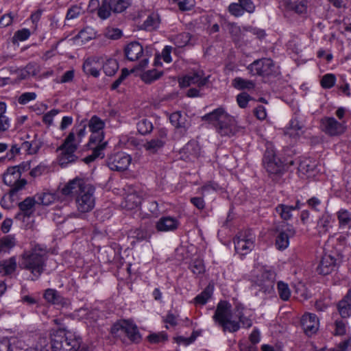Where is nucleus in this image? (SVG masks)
Returning <instances> with one entry per match:
<instances>
[{"instance_id":"obj_1","label":"nucleus","mask_w":351,"mask_h":351,"mask_svg":"<svg viewBox=\"0 0 351 351\" xmlns=\"http://www.w3.org/2000/svg\"><path fill=\"white\" fill-rule=\"evenodd\" d=\"M234 314L239 321L232 319L231 305L226 301H221L218 303L213 317L223 332H235L240 329V324L247 328L252 326V320L246 315L245 308L242 304H238L235 306Z\"/></svg>"},{"instance_id":"obj_2","label":"nucleus","mask_w":351,"mask_h":351,"mask_svg":"<svg viewBox=\"0 0 351 351\" xmlns=\"http://www.w3.org/2000/svg\"><path fill=\"white\" fill-rule=\"evenodd\" d=\"M66 197H74L76 208L82 213L92 210L95 207V187L78 177L69 180L60 191Z\"/></svg>"},{"instance_id":"obj_3","label":"nucleus","mask_w":351,"mask_h":351,"mask_svg":"<svg viewBox=\"0 0 351 351\" xmlns=\"http://www.w3.org/2000/svg\"><path fill=\"white\" fill-rule=\"evenodd\" d=\"M47 253L48 251L45 247L36 245L21 254L19 267L29 271L32 275L33 280H37L45 271Z\"/></svg>"},{"instance_id":"obj_4","label":"nucleus","mask_w":351,"mask_h":351,"mask_svg":"<svg viewBox=\"0 0 351 351\" xmlns=\"http://www.w3.org/2000/svg\"><path fill=\"white\" fill-rule=\"evenodd\" d=\"M51 342L52 351H81L84 348L86 351H91L88 346L82 343L79 335L64 328L51 334Z\"/></svg>"},{"instance_id":"obj_5","label":"nucleus","mask_w":351,"mask_h":351,"mask_svg":"<svg viewBox=\"0 0 351 351\" xmlns=\"http://www.w3.org/2000/svg\"><path fill=\"white\" fill-rule=\"evenodd\" d=\"M202 119L211 123L221 136L230 137L238 131L234 119L226 111H211Z\"/></svg>"},{"instance_id":"obj_6","label":"nucleus","mask_w":351,"mask_h":351,"mask_svg":"<svg viewBox=\"0 0 351 351\" xmlns=\"http://www.w3.org/2000/svg\"><path fill=\"white\" fill-rule=\"evenodd\" d=\"M263 165L269 176L275 179L281 177L288 169L289 167L294 165V161L284 163L276 156L275 152L271 149H267L265 152Z\"/></svg>"},{"instance_id":"obj_7","label":"nucleus","mask_w":351,"mask_h":351,"mask_svg":"<svg viewBox=\"0 0 351 351\" xmlns=\"http://www.w3.org/2000/svg\"><path fill=\"white\" fill-rule=\"evenodd\" d=\"M124 53L127 60L129 61L134 62L142 58L137 66L138 69H142L147 66L149 59L152 55L148 47L143 48V45L137 41L128 43L125 47Z\"/></svg>"},{"instance_id":"obj_8","label":"nucleus","mask_w":351,"mask_h":351,"mask_svg":"<svg viewBox=\"0 0 351 351\" xmlns=\"http://www.w3.org/2000/svg\"><path fill=\"white\" fill-rule=\"evenodd\" d=\"M24 170L25 167H23L22 165L14 166L8 168L3 173V180L4 184L11 187L9 191L11 197L23 189L27 184L25 179L21 178L22 171Z\"/></svg>"},{"instance_id":"obj_9","label":"nucleus","mask_w":351,"mask_h":351,"mask_svg":"<svg viewBox=\"0 0 351 351\" xmlns=\"http://www.w3.org/2000/svg\"><path fill=\"white\" fill-rule=\"evenodd\" d=\"M78 145L75 143L74 132H69V135L64 140L63 143L58 148V150L60 151L58 160L61 166H65L77 160V157L75 153Z\"/></svg>"},{"instance_id":"obj_10","label":"nucleus","mask_w":351,"mask_h":351,"mask_svg":"<svg viewBox=\"0 0 351 351\" xmlns=\"http://www.w3.org/2000/svg\"><path fill=\"white\" fill-rule=\"evenodd\" d=\"M130 3L128 0H102L98 8L97 15L103 20L108 19L112 13L119 14L123 12Z\"/></svg>"},{"instance_id":"obj_11","label":"nucleus","mask_w":351,"mask_h":351,"mask_svg":"<svg viewBox=\"0 0 351 351\" xmlns=\"http://www.w3.org/2000/svg\"><path fill=\"white\" fill-rule=\"evenodd\" d=\"M254 236L251 230L239 232L234 239L235 251L241 254H248L254 247Z\"/></svg>"},{"instance_id":"obj_12","label":"nucleus","mask_w":351,"mask_h":351,"mask_svg":"<svg viewBox=\"0 0 351 351\" xmlns=\"http://www.w3.org/2000/svg\"><path fill=\"white\" fill-rule=\"evenodd\" d=\"M276 274L271 268H264L261 273L254 280V285L258 286L260 291L265 293H271L274 287Z\"/></svg>"},{"instance_id":"obj_13","label":"nucleus","mask_w":351,"mask_h":351,"mask_svg":"<svg viewBox=\"0 0 351 351\" xmlns=\"http://www.w3.org/2000/svg\"><path fill=\"white\" fill-rule=\"evenodd\" d=\"M247 69L253 75L265 77L273 75L275 71V65L271 59L262 58L254 60L247 66Z\"/></svg>"},{"instance_id":"obj_14","label":"nucleus","mask_w":351,"mask_h":351,"mask_svg":"<svg viewBox=\"0 0 351 351\" xmlns=\"http://www.w3.org/2000/svg\"><path fill=\"white\" fill-rule=\"evenodd\" d=\"M132 161L130 154L117 152L110 155L107 159V165L112 171H124L127 170Z\"/></svg>"},{"instance_id":"obj_15","label":"nucleus","mask_w":351,"mask_h":351,"mask_svg":"<svg viewBox=\"0 0 351 351\" xmlns=\"http://www.w3.org/2000/svg\"><path fill=\"white\" fill-rule=\"evenodd\" d=\"M320 129L330 136H337L342 134L346 130L343 122H338L333 117H325L320 120Z\"/></svg>"},{"instance_id":"obj_16","label":"nucleus","mask_w":351,"mask_h":351,"mask_svg":"<svg viewBox=\"0 0 351 351\" xmlns=\"http://www.w3.org/2000/svg\"><path fill=\"white\" fill-rule=\"evenodd\" d=\"M119 331L125 334L133 342H138L141 339V335L137 326L128 320L120 321L112 328V332L113 334H117Z\"/></svg>"},{"instance_id":"obj_17","label":"nucleus","mask_w":351,"mask_h":351,"mask_svg":"<svg viewBox=\"0 0 351 351\" xmlns=\"http://www.w3.org/2000/svg\"><path fill=\"white\" fill-rule=\"evenodd\" d=\"M202 71L189 73L179 80L181 87H187L192 84H197L199 87L205 86L208 82L209 77H203Z\"/></svg>"},{"instance_id":"obj_18","label":"nucleus","mask_w":351,"mask_h":351,"mask_svg":"<svg viewBox=\"0 0 351 351\" xmlns=\"http://www.w3.org/2000/svg\"><path fill=\"white\" fill-rule=\"evenodd\" d=\"M104 122L97 116H93L90 119L88 126L93 134L90 138V143H103L104 135L99 131L104 128Z\"/></svg>"},{"instance_id":"obj_19","label":"nucleus","mask_w":351,"mask_h":351,"mask_svg":"<svg viewBox=\"0 0 351 351\" xmlns=\"http://www.w3.org/2000/svg\"><path fill=\"white\" fill-rule=\"evenodd\" d=\"M301 326L308 336L316 333L319 328V320L316 315L306 313L301 318Z\"/></svg>"},{"instance_id":"obj_20","label":"nucleus","mask_w":351,"mask_h":351,"mask_svg":"<svg viewBox=\"0 0 351 351\" xmlns=\"http://www.w3.org/2000/svg\"><path fill=\"white\" fill-rule=\"evenodd\" d=\"M338 260L335 255L325 253L317 267V272L324 276L330 274L335 269Z\"/></svg>"},{"instance_id":"obj_21","label":"nucleus","mask_w":351,"mask_h":351,"mask_svg":"<svg viewBox=\"0 0 351 351\" xmlns=\"http://www.w3.org/2000/svg\"><path fill=\"white\" fill-rule=\"evenodd\" d=\"M279 232L276 239L275 245L278 250H284L289 245V238L293 237L295 234V230L291 225L287 224V228Z\"/></svg>"},{"instance_id":"obj_22","label":"nucleus","mask_w":351,"mask_h":351,"mask_svg":"<svg viewBox=\"0 0 351 351\" xmlns=\"http://www.w3.org/2000/svg\"><path fill=\"white\" fill-rule=\"evenodd\" d=\"M200 146L197 141H190L181 149V158L184 160H193L200 155Z\"/></svg>"},{"instance_id":"obj_23","label":"nucleus","mask_w":351,"mask_h":351,"mask_svg":"<svg viewBox=\"0 0 351 351\" xmlns=\"http://www.w3.org/2000/svg\"><path fill=\"white\" fill-rule=\"evenodd\" d=\"M180 225L179 221L173 217H162L156 224V228L158 232L174 231Z\"/></svg>"},{"instance_id":"obj_24","label":"nucleus","mask_w":351,"mask_h":351,"mask_svg":"<svg viewBox=\"0 0 351 351\" xmlns=\"http://www.w3.org/2000/svg\"><path fill=\"white\" fill-rule=\"evenodd\" d=\"M36 204H37L34 197H26L23 201L19 204L18 206L21 213H19L16 217L17 218L21 215L24 217H30L34 212V207Z\"/></svg>"},{"instance_id":"obj_25","label":"nucleus","mask_w":351,"mask_h":351,"mask_svg":"<svg viewBox=\"0 0 351 351\" xmlns=\"http://www.w3.org/2000/svg\"><path fill=\"white\" fill-rule=\"evenodd\" d=\"M169 120L176 128H184L189 124L186 111H173L169 114Z\"/></svg>"},{"instance_id":"obj_26","label":"nucleus","mask_w":351,"mask_h":351,"mask_svg":"<svg viewBox=\"0 0 351 351\" xmlns=\"http://www.w3.org/2000/svg\"><path fill=\"white\" fill-rule=\"evenodd\" d=\"M44 298L47 302L52 304L64 306L67 304L66 300L53 289H47L45 291Z\"/></svg>"},{"instance_id":"obj_27","label":"nucleus","mask_w":351,"mask_h":351,"mask_svg":"<svg viewBox=\"0 0 351 351\" xmlns=\"http://www.w3.org/2000/svg\"><path fill=\"white\" fill-rule=\"evenodd\" d=\"M167 134L164 131H161L160 134V138H154L149 141H147L144 144L143 147L146 151L150 154L156 153L160 148L165 145L164 138L166 137Z\"/></svg>"},{"instance_id":"obj_28","label":"nucleus","mask_w":351,"mask_h":351,"mask_svg":"<svg viewBox=\"0 0 351 351\" xmlns=\"http://www.w3.org/2000/svg\"><path fill=\"white\" fill-rule=\"evenodd\" d=\"M338 311L343 318L351 315V291H348L346 295L338 303Z\"/></svg>"},{"instance_id":"obj_29","label":"nucleus","mask_w":351,"mask_h":351,"mask_svg":"<svg viewBox=\"0 0 351 351\" xmlns=\"http://www.w3.org/2000/svg\"><path fill=\"white\" fill-rule=\"evenodd\" d=\"M34 197L36 199L37 204H41L44 206H49L59 198V196L57 193H52L49 192L37 193Z\"/></svg>"},{"instance_id":"obj_30","label":"nucleus","mask_w":351,"mask_h":351,"mask_svg":"<svg viewBox=\"0 0 351 351\" xmlns=\"http://www.w3.org/2000/svg\"><path fill=\"white\" fill-rule=\"evenodd\" d=\"M141 203V197L136 192L128 193L123 203V206L128 210H133L138 208Z\"/></svg>"},{"instance_id":"obj_31","label":"nucleus","mask_w":351,"mask_h":351,"mask_svg":"<svg viewBox=\"0 0 351 351\" xmlns=\"http://www.w3.org/2000/svg\"><path fill=\"white\" fill-rule=\"evenodd\" d=\"M97 143L98 145L93 149V153L82 160L85 163L88 164L94 161L97 158H103L104 157V150L106 147L107 142Z\"/></svg>"},{"instance_id":"obj_32","label":"nucleus","mask_w":351,"mask_h":351,"mask_svg":"<svg viewBox=\"0 0 351 351\" xmlns=\"http://www.w3.org/2000/svg\"><path fill=\"white\" fill-rule=\"evenodd\" d=\"M340 228L346 229L351 228V213L346 209H341L337 213Z\"/></svg>"},{"instance_id":"obj_33","label":"nucleus","mask_w":351,"mask_h":351,"mask_svg":"<svg viewBox=\"0 0 351 351\" xmlns=\"http://www.w3.org/2000/svg\"><path fill=\"white\" fill-rule=\"evenodd\" d=\"M99 60V58L96 60V58H88L83 64V70L88 74L93 77H98L99 75V70L94 64Z\"/></svg>"},{"instance_id":"obj_34","label":"nucleus","mask_w":351,"mask_h":351,"mask_svg":"<svg viewBox=\"0 0 351 351\" xmlns=\"http://www.w3.org/2000/svg\"><path fill=\"white\" fill-rule=\"evenodd\" d=\"M275 210L283 221H289L293 217V208L289 205L280 204L276 208Z\"/></svg>"},{"instance_id":"obj_35","label":"nucleus","mask_w":351,"mask_h":351,"mask_svg":"<svg viewBox=\"0 0 351 351\" xmlns=\"http://www.w3.org/2000/svg\"><path fill=\"white\" fill-rule=\"evenodd\" d=\"M16 268V261L15 257H12L5 260L0 264V274L2 276L10 275L12 274Z\"/></svg>"},{"instance_id":"obj_36","label":"nucleus","mask_w":351,"mask_h":351,"mask_svg":"<svg viewBox=\"0 0 351 351\" xmlns=\"http://www.w3.org/2000/svg\"><path fill=\"white\" fill-rule=\"evenodd\" d=\"M288 6L290 10L298 14H304L307 11V0H289Z\"/></svg>"},{"instance_id":"obj_37","label":"nucleus","mask_w":351,"mask_h":351,"mask_svg":"<svg viewBox=\"0 0 351 351\" xmlns=\"http://www.w3.org/2000/svg\"><path fill=\"white\" fill-rule=\"evenodd\" d=\"M160 24V18L157 14L152 13L147 16L143 23V28L147 31L156 29Z\"/></svg>"},{"instance_id":"obj_38","label":"nucleus","mask_w":351,"mask_h":351,"mask_svg":"<svg viewBox=\"0 0 351 351\" xmlns=\"http://www.w3.org/2000/svg\"><path fill=\"white\" fill-rule=\"evenodd\" d=\"M119 69V64L115 59L108 58L104 62L103 70L106 75H114Z\"/></svg>"},{"instance_id":"obj_39","label":"nucleus","mask_w":351,"mask_h":351,"mask_svg":"<svg viewBox=\"0 0 351 351\" xmlns=\"http://www.w3.org/2000/svg\"><path fill=\"white\" fill-rule=\"evenodd\" d=\"M163 75V71L155 69L148 70L141 75V79L147 84H150L159 79Z\"/></svg>"},{"instance_id":"obj_40","label":"nucleus","mask_w":351,"mask_h":351,"mask_svg":"<svg viewBox=\"0 0 351 351\" xmlns=\"http://www.w3.org/2000/svg\"><path fill=\"white\" fill-rule=\"evenodd\" d=\"M232 84L237 89H253L255 86L254 83L252 80H245L241 77H236L232 81Z\"/></svg>"},{"instance_id":"obj_41","label":"nucleus","mask_w":351,"mask_h":351,"mask_svg":"<svg viewBox=\"0 0 351 351\" xmlns=\"http://www.w3.org/2000/svg\"><path fill=\"white\" fill-rule=\"evenodd\" d=\"M191 35L189 32H182L173 38V42L178 47H183L189 43Z\"/></svg>"},{"instance_id":"obj_42","label":"nucleus","mask_w":351,"mask_h":351,"mask_svg":"<svg viewBox=\"0 0 351 351\" xmlns=\"http://www.w3.org/2000/svg\"><path fill=\"white\" fill-rule=\"evenodd\" d=\"M315 162L310 159H304L302 160L298 166V171L303 175L310 173L313 171L315 168Z\"/></svg>"},{"instance_id":"obj_43","label":"nucleus","mask_w":351,"mask_h":351,"mask_svg":"<svg viewBox=\"0 0 351 351\" xmlns=\"http://www.w3.org/2000/svg\"><path fill=\"white\" fill-rule=\"evenodd\" d=\"M277 289L279 297L283 301H287L291 297V290L288 284L279 281L277 284Z\"/></svg>"},{"instance_id":"obj_44","label":"nucleus","mask_w":351,"mask_h":351,"mask_svg":"<svg viewBox=\"0 0 351 351\" xmlns=\"http://www.w3.org/2000/svg\"><path fill=\"white\" fill-rule=\"evenodd\" d=\"M213 293V288L208 286L200 294L197 295L195 299L194 302L195 304L204 305L208 299L211 297Z\"/></svg>"},{"instance_id":"obj_45","label":"nucleus","mask_w":351,"mask_h":351,"mask_svg":"<svg viewBox=\"0 0 351 351\" xmlns=\"http://www.w3.org/2000/svg\"><path fill=\"white\" fill-rule=\"evenodd\" d=\"M137 130L138 132L143 134L145 135L151 132L153 130V125L150 121L147 119H143L139 121L137 123Z\"/></svg>"},{"instance_id":"obj_46","label":"nucleus","mask_w":351,"mask_h":351,"mask_svg":"<svg viewBox=\"0 0 351 351\" xmlns=\"http://www.w3.org/2000/svg\"><path fill=\"white\" fill-rule=\"evenodd\" d=\"M336 76L332 73H327L322 76L320 85L324 89H329L334 86L336 82Z\"/></svg>"},{"instance_id":"obj_47","label":"nucleus","mask_w":351,"mask_h":351,"mask_svg":"<svg viewBox=\"0 0 351 351\" xmlns=\"http://www.w3.org/2000/svg\"><path fill=\"white\" fill-rule=\"evenodd\" d=\"M330 223V217L328 215H323L318 221V228L319 234H326L328 232Z\"/></svg>"},{"instance_id":"obj_48","label":"nucleus","mask_w":351,"mask_h":351,"mask_svg":"<svg viewBox=\"0 0 351 351\" xmlns=\"http://www.w3.org/2000/svg\"><path fill=\"white\" fill-rule=\"evenodd\" d=\"M82 8L79 5H72L69 10H67V13L66 15V20H73L75 19H77L79 16H80L82 14Z\"/></svg>"},{"instance_id":"obj_49","label":"nucleus","mask_w":351,"mask_h":351,"mask_svg":"<svg viewBox=\"0 0 351 351\" xmlns=\"http://www.w3.org/2000/svg\"><path fill=\"white\" fill-rule=\"evenodd\" d=\"M86 125H80L79 126L75 127L73 128L71 132H74L75 143L79 145L82 141V138L85 136L86 134Z\"/></svg>"},{"instance_id":"obj_50","label":"nucleus","mask_w":351,"mask_h":351,"mask_svg":"<svg viewBox=\"0 0 351 351\" xmlns=\"http://www.w3.org/2000/svg\"><path fill=\"white\" fill-rule=\"evenodd\" d=\"M302 134L291 128L290 125L284 130V135L290 138L291 141H295Z\"/></svg>"},{"instance_id":"obj_51","label":"nucleus","mask_w":351,"mask_h":351,"mask_svg":"<svg viewBox=\"0 0 351 351\" xmlns=\"http://www.w3.org/2000/svg\"><path fill=\"white\" fill-rule=\"evenodd\" d=\"M228 11L232 15L238 17L242 16L245 10L243 9L239 3H232L229 5Z\"/></svg>"},{"instance_id":"obj_52","label":"nucleus","mask_w":351,"mask_h":351,"mask_svg":"<svg viewBox=\"0 0 351 351\" xmlns=\"http://www.w3.org/2000/svg\"><path fill=\"white\" fill-rule=\"evenodd\" d=\"M31 33L29 29L23 28L22 29L16 31L14 34L13 38L19 41H24L28 39Z\"/></svg>"},{"instance_id":"obj_53","label":"nucleus","mask_w":351,"mask_h":351,"mask_svg":"<svg viewBox=\"0 0 351 351\" xmlns=\"http://www.w3.org/2000/svg\"><path fill=\"white\" fill-rule=\"evenodd\" d=\"M36 97V94L33 92L24 93L18 99V102L21 104H26L30 101L34 100Z\"/></svg>"},{"instance_id":"obj_54","label":"nucleus","mask_w":351,"mask_h":351,"mask_svg":"<svg viewBox=\"0 0 351 351\" xmlns=\"http://www.w3.org/2000/svg\"><path fill=\"white\" fill-rule=\"evenodd\" d=\"M250 99V96L246 93H242L238 95L237 97V101L239 106L241 108H247V103Z\"/></svg>"},{"instance_id":"obj_55","label":"nucleus","mask_w":351,"mask_h":351,"mask_svg":"<svg viewBox=\"0 0 351 351\" xmlns=\"http://www.w3.org/2000/svg\"><path fill=\"white\" fill-rule=\"evenodd\" d=\"M335 335H343L346 332V324L342 320H336L335 323Z\"/></svg>"},{"instance_id":"obj_56","label":"nucleus","mask_w":351,"mask_h":351,"mask_svg":"<svg viewBox=\"0 0 351 351\" xmlns=\"http://www.w3.org/2000/svg\"><path fill=\"white\" fill-rule=\"evenodd\" d=\"M191 269L195 274H200L204 271V266L201 261H195L191 265Z\"/></svg>"},{"instance_id":"obj_57","label":"nucleus","mask_w":351,"mask_h":351,"mask_svg":"<svg viewBox=\"0 0 351 351\" xmlns=\"http://www.w3.org/2000/svg\"><path fill=\"white\" fill-rule=\"evenodd\" d=\"M239 2L245 11L249 13L254 12L255 6L251 0H239Z\"/></svg>"},{"instance_id":"obj_58","label":"nucleus","mask_w":351,"mask_h":351,"mask_svg":"<svg viewBox=\"0 0 351 351\" xmlns=\"http://www.w3.org/2000/svg\"><path fill=\"white\" fill-rule=\"evenodd\" d=\"M10 128V119L3 113L0 114V132L6 131Z\"/></svg>"},{"instance_id":"obj_59","label":"nucleus","mask_w":351,"mask_h":351,"mask_svg":"<svg viewBox=\"0 0 351 351\" xmlns=\"http://www.w3.org/2000/svg\"><path fill=\"white\" fill-rule=\"evenodd\" d=\"M291 128H293L294 130H296L300 133L303 134V128L304 127V125L302 122L300 121L296 117L293 118L289 123V125Z\"/></svg>"},{"instance_id":"obj_60","label":"nucleus","mask_w":351,"mask_h":351,"mask_svg":"<svg viewBox=\"0 0 351 351\" xmlns=\"http://www.w3.org/2000/svg\"><path fill=\"white\" fill-rule=\"evenodd\" d=\"M14 245V243L12 239L5 237L0 240V250L1 251L11 248Z\"/></svg>"},{"instance_id":"obj_61","label":"nucleus","mask_w":351,"mask_h":351,"mask_svg":"<svg viewBox=\"0 0 351 351\" xmlns=\"http://www.w3.org/2000/svg\"><path fill=\"white\" fill-rule=\"evenodd\" d=\"M122 32L118 28H112L106 32V36L112 40H117L121 38Z\"/></svg>"},{"instance_id":"obj_62","label":"nucleus","mask_w":351,"mask_h":351,"mask_svg":"<svg viewBox=\"0 0 351 351\" xmlns=\"http://www.w3.org/2000/svg\"><path fill=\"white\" fill-rule=\"evenodd\" d=\"M190 202L194 206H195L199 210H203L205 208V202L203 197H191Z\"/></svg>"},{"instance_id":"obj_63","label":"nucleus","mask_w":351,"mask_h":351,"mask_svg":"<svg viewBox=\"0 0 351 351\" xmlns=\"http://www.w3.org/2000/svg\"><path fill=\"white\" fill-rule=\"evenodd\" d=\"M45 170H46V167L45 165H38L30 171L29 175L32 178H36V177L41 176Z\"/></svg>"},{"instance_id":"obj_64","label":"nucleus","mask_w":351,"mask_h":351,"mask_svg":"<svg viewBox=\"0 0 351 351\" xmlns=\"http://www.w3.org/2000/svg\"><path fill=\"white\" fill-rule=\"evenodd\" d=\"M25 69L27 71V73L29 75V76L32 75V76H35L36 75L39 71H40V68H39V66L37 65L35 63H29L26 66H25Z\"/></svg>"}]
</instances>
